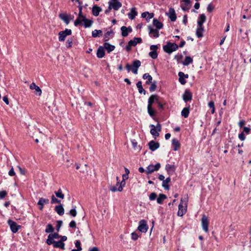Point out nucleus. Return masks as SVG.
<instances>
[{
    "instance_id": "47",
    "label": "nucleus",
    "mask_w": 251,
    "mask_h": 251,
    "mask_svg": "<svg viewBox=\"0 0 251 251\" xmlns=\"http://www.w3.org/2000/svg\"><path fill=\"white\" fill-rule=\"evenodd\" d=\"M52 203H59L60 204L61 201L60 200H58L57 199H56L54 195H52L51 196V201Z\"/></svg>"
},
{
    "instance_id": "49",
    "label": "nucleus",
    "mask_w": 251,
    "mask_h": 251,
    "mask_svg": "<svg viewBox=\"0 0 251 251\" xmlns=\"http://www.w3.org/2000/svg\"><path fill=\"white\" fill-rule=\"evenodd\" d=\"M149 55L152 59H156L157 57V53L156 51L150 52Z\"/></svg>"
},
{
    "instance_id": "2",
    "label": "nucleus",
    "mask_w": 251,
    "mask_h": 251,
    "mask_svg": "<svg viewBox=\"0 0 251 251\" xmlns=\"http://www.w3.org/2000/svg\"><path fill=\"white\" fill-rule=\"evenodd\" d=\"M128 178V175L127 174H124L123 175V180L120 182L118 181L117 182V185H119V187L118 189L116 188V186H110L109 187V190L113 192H116L117 191L119 192H121L123 190V187L126 184L125 180L127 179Z\"/></svg>"
},
{
    "instance_id": "43",
    "label": "nucleus",
    "mask_w": 251,
    "mask_h": 251,
    "mask_svg": "<svg viewBox=\"0 0 251 251\" xmlns=\"http://www.w3.org/2000/svg\"><path fill=\"white\" fill-rule=\"evenodd\" d=\"M54 231V228L51 224H48L45 229V232L46 233L52 232Z\"/></svg>"
},
{
    "instance_id": "57",
    "label": "nucleus",
    "mask_w": 251,
    "mask_h": 251,
    "mask_svg": "<svg viewBox=\"0 0 251 251\" xmlns=\"http://www.w3.org/2000/svg\"><path fill=\"white\" fill-rule=\"evenodd\" d=\"M69 214L72 215V216L73 217H75L76 216V214H77V212L75 210V208H74V209H71L70 212H69Z\"/></svg>"
},
{
    "instance_id": "21",
    "label": "nucleus",
    "mask_w": 251,
    "mask_h": 251,
    "mask_svg": "<svg viewBox=\"0 0 251 251\" xmlns=\"http://www.w3.org/2000/svg\"><path fill=\"white\" fill-rule=\"evenodd\" d=\"M192 97V96L191 93L188 90L185 91L184 94L183 95V99L185 101L191 100Z\"/></svg>"
},
{
    "instance_id": "12",
    "label": "nucleus",
    "mask_w": 251,
    "mask_h": 251,
    "mask_svg": "<svg viewBox=\"0 0 251 251\" xmlns=\"http://www.w3.org/2000/svg\"><path fill=\"white\" fill-rule=\"evenodd\" d=\"M149 149L151 151H154L159 148L160 144L158 142H155L154 141H151L148 143Z\"/></svg>"
},
{
    "instance_id": "16",
    "label": "nucleus",
    "mask_w": 251,
    "mask_h": 251,
    "mask_svg": "<svg viewBox=\"0 0 251 251\" xmlns=\"http://www.w3.org/2000/svg\"><path fill=\"white\" fill-rule=\"evenodd\" d=\"M168 16L172 21H175L176 19V12L174 8H170L169 12L167 13Z\"/></svg>"
},
{
    "instance_id": "55",
    "label": "nucleus",
    "mask_w": 251,
    "mask_h": 251,
    "mask_svg": "<svg viewBox=\"0 0 251 251\" xmlns=\"http://www.w3.org/2000/svg\"><path fill=\"white\" fill-rule=\"evenodd\" d=\"M156 197H157L156 194L154 192H153L150 194V195L149 196V199L151 201H153L156 198Z\"/></svg>"
},
{
    "instance_id": "30",
    "label": "nucleus",
    "mask_w": 251,
    "mask_h": 251,
    "mask_svg": "<svg viewBox=\"0 0 251 251\" xmlns=\"http://www.w3.org/2000/svg\"><path fill=\"white\" fill-rule=\"evenodd\" d=\"M172 145L174 146V150L176 151L180 148V143L176 139L172 140Z\"/></svg>"
},
{
    "instance_id": "15",
    "label": "nucleus",
    "mask_w": 251,
    "mask_h": 251,
    "mask_svg": "<svg viewBox=\"0 0 251 251\" xmlns=\"http://www.w3.org/2000/svg\"><path fill=\"white\" fill-rule=\"evenodd\" d=\"M30 89L31 90L34 89L35 94L38 96H41L42 94V90L39 87L37 86L34 82H32L30 85Z\"/></svg>"
},
{
    "instance_id": "48",
    "label": "nucleus",
    "mask_w": 251,
    "mask_h": 251,
    "mask_svg": "<svg viewBox=\"0 0 251 251\" xmlns=\"http://www.w3.org/2000/svg\"><path fill=\"white\" fill-rule=\"evenodd\" d=\"M151 83V86L150 87V91L151 92H153L156 90V87H157V86L156 84V82H154Z\"/></svg>"
},
{
    "instance_id": "45",
    "label": "nucleus",
    "mask_w": 251,
    "mask_h": 251,
    "mask_svg": "<svg viewBox=\"0 0 251 251\" xmlns=\"http://www.w3.org/2000/svg\"><path fill=\"white\" fill-rule=\"evenodd\" d=\"M148 112L151 116H153L155 114V112L153 110L151 105H148Z\"/></svg>"
},
{
    "instance_id": "4",
    "label": "nucleus",
    "mask_w": 251,
    "mask_h": 251,
    "mask_svg": "<svg viewBox=\"0 0 251 251\" xmlns=\"http://www.w3.org/2000/svg\"><path fill=\"white\" fill-rule=\"evenodd\" d=\"M141 42L142 39L141 38L134 37L133 40H131L128 42V45L126 47V50L127 51H129L131 50V47H134L138 43H140Z\"/></svg>"
},
{
    "instance_id": "1",
    "label": "nucleus",
    "mask_w": 251,
    "mask_h": 251,
    "mask_svg": "<svg viewBox=\"0 0 251 251\" xmlns=\"http://www.w3.org/2000/svg\"><path fill=\"white\" fill-rule=\"evenodd\" d=\"M188 201V195H186L183 198H181L180 203L178 205V211L177 215L182 216L187 211V204Z\"/></svg>"
},
{
    "instance_id": "11",
    "label": "nucleus",
    "mask_w": 251,
    "mask_h": 251,
    "mask_svg": "<svg viewBox=\"0 0 251 251\" xmlns=\"http://www.w3.org/2000/svg\"><path fill=\"white\" fill-rule=\"evenodd\" d=\"M109 10H111V8H113L115 10H118L121 7H122V3L119 1L116 2H109Z\"/></svg>"
},
{
    "instance_id": "3",
    "label": "nucleus",
    "mask_w": 251,
    "mask_h": 251,
    "mask_svg": "<svg viewBox=\"0 0 251 251\" xmlns=\"http://www.w3.org/2000/svg\"><path fill=\"white\" fill-rule=\"evenodd\" d=\"M178 48L177 45L176 43H167L166 45L163 46L164 51L168 53H171L173 51L176 50Z\"/></svg>"
},
{
    "instance_id": "10",
    "label": "nucleus",
    "mask_w": 251,
    "mask_h": 251,
    "mask_svg": "<svg viewBox=\"0 0 251 251\" xmlns=\"http://www.w3.org/2000/svg\"><path fill=\"white\" fill-rule=\"evenodd\" d=\"M8 224L13 233L17 232L21 227V226L18 225L16 222L10 220L8 221Z\"/></svg>"
},
{
    "instance_id": "19",
    "label": "nucleus",
    "mask_w": 251,
    "mask_h": 251,
    "mask_svg": "<svg viewBox=\"0 0 251 251\" xmlns=\"http://www.w3.org/2000/svg\"><path fill=\"white\" fill-rule=\"evenodd\" d=\"M158 102V98L157 95H152L149 99L148 105H151L153 102Z\"/></svg>"
},
{
    "instance_id": "35",
    "label": "nucleus",
    "mask_w": 251,
    "mask_h": 251,
    "mask_svg": "<svg viewBox=\"0 0 251 251\" xmlns=\"http://www.w3.org/2000/svg\"><path fill=\"white\" fill-rule=\"evenodd\" d=\"M171 181V178L169 177H167L166 179H165L162 183V186L166 190H168L169 189V186L168 185V183H169Z\"/></svg>"
},
{
    "instance_id": "38",
    "label": "nucleus",
    "mask_w": 251,
    "mask_h": 251,
    "mask_svg": "<svg viewBox=\"0 0 251 251\" xmlns=\"http://www.w3.org/2000/svg\"><path fill=\"white\" fill-rule=\"evenodd\" d=\"M183 75H184V74L183 72H180L178 73V76L179 77V81L182 84H185L186 82V80L183 77Z\"/></svg>"
},
{
    "instance_id": "26",
    "label": "nucleus",
    "mask_w": 251,
    "mask_h": 251,
    "mask_svg": "<svg viewBox=\"0 0 251 251\" xmlns=\"http://www.w3.org/2000/svg\"><path fill=\"white\" fill-rule=\"evenodd\" d=\"M104 47L108 52L113 51L115 48L114 46L110 45L109 43L106 42V41L104 44Z\"/></svg>"
},
{
    "instance_id": "17",
    "label": "nucleus",
    "mask_w": 251,
    "mask_h": 251,
    "mask_svg": "<svg viewBox=\"0 0 251 251\" xmlns=\"http://www.w3.org/2000/svg\"><path fill=\"white\" fill-rule=\"evenodd\" d=\"M121 29L122 30V35L124 37L127 36L128 32H130L132 31V29L130 27H126L125 26L121 27Z\"/></svg>"
},
{
    "instance_id": "61",
    "label": "nucleus",
    "mask_w": 251,
    "mask_h": 251,
    "mask_svg": "<svg viewBox=\"0 0 251 251\" xmlns=\"http://www.w3.org/2000/svg\"><path fill=\"white\" fill-rule=\"evenodd\" d=\"M138 238V235L135 232L131 234V238L134 240H136Z\"/></svg>"
},
{
    "instance_id": "8",
    "label": "nucleus",
    "mask_w": 251,
    "mask_h": 251,
    "mask_svg": "<svg viewBox=\"0 0 251 251\" xmlns=\"http://www.w3.org/2000/svg\"><path fill=\"white\" fill-rule=\"evenodd\" d=\"M201 226L203 230L205 232H208V225H209V221L208 219V217L205 215H203L201 218Z\"/></svg>"
},
{
    "instance_id": "14",
    "label": "nucleus",
    "mask_w": 251,
    "mask_h": 251,
    "mask_svg": "<svg viewBox=\"0 0 251 251\" xmlns=\"http://www.w3.org/2000/svg\"><path fill=\"white\" fill-rule=\"evenodd\" d=\"M149 30V34L154 38H157L159 36L158 30L157 29H153L151 25L148 26Z\"/></svg>"
},
{
    "instance_id": "44",
    "label": "nucleus",
    "mask_w": 251,
    "mask_h": 251,
    "mask_svg": "<svg viewBox=\"0 0 251 251\" xmlns=\"http://www.w3.org/2000/svg\"><path fill=\"white\" fill-rule=\"evenodd\" d=\"M141 66V62L138 60H136L133 62L132 68L138 69Z\"/></svg>"
},
{
    "instance_id": "60",
    "label": "nucleus",
    "mask_w": 251,
    "mask_h": 251,
    "mask_svg": "<svg viewBox=\"0 0 251 251\" xmlns=\"http://www.w3.org/2000/svg\"><path fill=\"white\" fill-rule=\"evenodd\" d=\"M75 247L77 248V249H78V250H80V251L82 250V248L80 246V241H79L78 240L76 241L75 243Z\"/></svg>"
},
{
    "instance_id": "62",
    "label": "nucleus",
    "mask_w": 251,
    "mask_h": 251,
    "mask_svg": "<svg viewBox=\"0 0 251 251\" xmlns=\"http://www.w3.org/2000/svg\"><path fill=\"white\" fill-rule=\"evenodd\" d=\"M239 138L242 141H244L245 139V136L243 132L239 134Z\"/></svg>"
},
{
    "instance_id": "32",
    "label": "nucleus",
    "mask_w": 251,
    "mask_h": 251,
    "mask_svg": "<svg viewBox=\"0 0 251 251\" xmlns=\"http://www.w3.org/2000/svg\"><path fill=\"white\" fill-rule=\"evenodd\" d=\"M101 10V9L100 7L95 5L92 8L93 14L95 16H98Z\"/></svg>"
},
{
    "instance_id": "64",
    "label": "nucleus",
    "mask_w": 251,
    "mask_h": 251,
    "mask_svg": "<svg viewBox=\"0 0 251 251\" xmlns=\"http://www.w3.org/2000/svg\"><path fill=\"white\" fill-rule=\"evenodd\" d=\"M69 226L70 227L74 228L76 226V224L75 221H72L70 222L69 224Z\"/></svg>"
},
{
    "instance_id": "25",
    "label": "nucleus",
    "mask_w": 251,
    "mask_h": 251,
    "mask_svg": "<svg viewBox=\"0 0 251 251\" xmlns=\"http://www.w3.org/2000/svg\"><path fill=\"white\" fill-rule=\"evenodd\" d=\"M105 55L104 50L103 48L102 47H100L99 48L97 52V55L98 58H102Z\"/></svg>"
},
{
    "instance_id": "59",
    "label": "nucleus",
    "mask_w": 251,
    "mask_h": 251,
    "mask_svg": "<svg viewBox=\"0 0 251 251\" xmlns=\"http://www.w3.org/2000/svg\"><path fill=\"white\" fill-rule=\"evenodd\" d=\"M214 6L212 4H209L207 7V10L209 12H211L214 9Z\"/></svg>"
},
{
    "instance_id": "54",
    "label": "nucleus",
    "mask_w": 251,
    "mask_h": 251,
    "mask_svg": "<svg viewBox=\"0 0 251 251\" xmlns=\"http://www.w3.org/2000/svg\"><path fill=\"white\" fill-rule=\"evenodd\" d=\"M112 34H113V32L112 31H108L105 33L104 35L105 42L107 41L108 40L109 36H110Z\"/></svg>"
},
{
    "instance_id": "39",
    "label": "nucleus",
    "mask_w": 251,
    "mask_h": 251,
    "mask_svg": "<svg viewBox=\"0 0 251 251\" xmlns=\"http://www.w3.org/2000/svg\"><path fill=\"white\" fill-rule=\"evenodd\" d=\"M166 196L164 194H159L158 197L157 198V202L158 203L161 204L162 203L163 201L166 199Z\"/></svg>"
},
{
    "instance_id": "56",
    "label": "nucleus",
    "mask_w": 251,
    "mask_h": 251,
    "mask_svg": "<svg viewBox=\"0 0 251 251\" xmlns=\"http://www.w3.org/2000/svg\"><path fill=\"white\" fill-rule=\"evenodd\" d=\"M62 225V221H57V224H56V230L57 231H59L60 230V228Z\"/></svg>"
},
{
    "instance_id": "31",
    "label": "nucleus",
    "mask_w": 251,
    "mask_h": 251,
    "mask_svg": "<svg viewBox=\"0 0 251 251\" xmlns=\"http://www.w3.org/2000/svg\"><path fill=\"white\" fill-rule=\"evenodd\" d=\"M143 78L144 79H147L148 80L146 81L147 84L151 83L152 80V76L148 73H146L143 75Z\"/></svg>"
},
{
    "instance_id": "58",
    "label": "nucleus",
    "mask_w": 251,
    "mask_h": 251,
    "mask_svg": "<svg viewBox=\"0 0 251 251\" xmlns=\"http://www.w3.org/2000/svg\"><path fill=\"white\" fill-rule=\"evenodd\" d=\"M7 195V192L5 191H0V199H3Z\"/></svg>"
},
{
    "instance_id": "52",
    "label": "nucleus",
    "mask_w": 251,
    "mask_h": 251,
    "mask_svg": "<svg viewBox=\"0 0 251 251\" xmlns=\"http://www.w3.org/2000/svg\"><path fill=\"white\" fill-rule=\"evenodd\" d=\"M49 237H51L53 239H58L60 237V236L57 233H54L53 234H50Z\"/></svg>"
},
{
    "instance_id": "5",
    "label": "nucleus",
    "mask_w": 251,
    "mask_h": 251,
    "mask_svg": "<svg viewBox=\"0 0 251 251\" xmlns=\"http://www.w3.org/2000/svg\"><path fill=\"white\" fill-rule=\"evenodd\" d=\"M150 127H151V133L155 137L159 136V132L160 131L161 129L160 124H157L156 126H155L153 125H151Z\"/></svg>"
},
{
    "instance_id": "29",
    "label": "nucleus",
    "mask_w": 251,
    "mask_h": 251,
    "mask_svg": "<svg viewBox=\"0 0 251 251\" xmlns=\"http://www.w3.org/2000/svg\"><path fill=\"white\" fill-rule=\"evenodd\" d=\"M137 14V13L136 11V9L135 8H131L130 12L128 13V16L130 19L132 20L135 18Z\"/></svg>"
},
{
    "instance_id": "27",
    "label": "nucleus",
    "mask_w": 251,
    "mask_h": 251,
    "mask_svg": "<svg viewBox=\"0 0 251 251\" xmlns=\"http://www.w3.org/2000/svg\"><path fill=\"white\" fill-rule=\"evenodd\" d=\"M85 16H78L76 20L75 21L74 25L75 26H77L78 25L80 24L82 22H84L85 20Z\"/></svg>"
},
{
    "instance_id": "22",
    "label": "nucleus",
    "mask_w": 251,
    "mask_h": 251,
    "mask_svg": "<svg viewBox=\"0 0 251 251\" xmlns=\"http://www.w3.org/2000/svg\"><path fill=\"white\" fill-rule=\"evenodd\" d=\"M65 244L61 241H55L54 242L53 247L54 248H60L63 250H65Z\"/></svg>"
},
{
    "instance_id": "23",
    "label": "nucleus",
    "mask_w": 251,
    "mask_h": 251,
    "mask_svg": "<svg viewBox=\"0 0 251 251\" xmlns=\"http://www.w3.org/2000/svg\"><path fill=\"white\" fill-rule=\"evenodd\" d=\"M55 210L59 215H63L64 213V209L61 203L60 205L55 206Z\"/></svg>"
},
{
    "instance_id": "24",
    "label": "nucleus",
    "mask_w": 251,
    "mask_h": 251,
    "mask_svg": "<svg viewBox=\"0 0 251 251\" xmlns=\"http://www.w3.org/2000/svg\"><path fill=\"white\" fill-rule=\"evenodd\" d=\"M206 20V17L204 14H201L200 15L199 20L198 21V25L200 27H203V24Z\"/></svg>"
},
{
    "instance_id": "7",
    "label": "nucleus",
    "mask_w": 251,
    "mask_h": 251,
    "mask_svg": "<svg viewBox=\"0 0 251 251\" xmlns=\"http://www.w3.org/2000/svg\"><path fill=\"white\" fill-rule=\"evenodd\" d=\"M72 34V30L69 29H66L64 31H61L59 33V41H64L67 36L70 35Z\"/></svg>"
},
{
    "instance_id": "40",
    "label": "nucleus",
    "mask_w": 251,
    "mask_h": 251,
    "mask_svg": "<svg viewBox=\"0 0 251 251\" xmlns=\"http://www.w3.org/2000/svg\"><path fill=\"white\" fill-rule=\"evenodd\" d=\"M181 115L183 116L184 118L188 117L189 113V108L185 107L181 111Z\"/></svg>"
},
{
    "instance_id": "9",
    "label": "nucleus",
    "mask_w": 251,
    "mask_h": 251,
    "mask_svg": "<svg viewBox=\"0 0 251 251\" xmlns=\"http://www.w3.org/2000/svg\"><path fill=\"white\" fill-rule=\"evenodd\" d=\"M161 165L160 163H158L155 165H150L147 167V170H146V172L147 174H151L154 171H156L159 169L160 168Z\"/></svg>"
},
{
    "instance_id": "20",
    "label": "nucleus",
    "mask_w": 251,
    "mask_h": 251,
    "mask_svg": "<svg viewBox=\"0 0 251 251\" xmlns=\"http://www.w3.org/2000/svg\"><path fill=\"white\" fill-rule=\"evenodd\" d=\"M166 170L169 175H173L175 172L176 168L174 165L167 164L166 166Z\"/></svg>"
},
{
    "instance_id": "41",
    "label": "nucleus",
    "mask_w": 251,
    "mask_h": 251,
    "mask_svg": "<svg viewBox=\"0 0 251 251\" xmlns=\"http://www.w3.org/2000/svg\"><path fill=\"white\" fill-rule=\"evenodd\" d=\"M54 193L57 198L61 199H63L64 198V195L62 193L61 189H59L57 191H55Z\"/></svg>"
},
{
    "instance_id": "46",
    "label": "nucleus",
    "mask_w": 251,
    "mask_h": 251,
    "mask_svg": "<svg viewBox=\"0 0 251 251\" xmlns=\"http://www.w3.org/2000/svg\"><path fill=\"white\" fill-rule=\"evenodd\" d=\"M208 106L212 109L211 113L214 114L215 112V106L214 102L213 101H211L208 103Z\"/></svg>"
},
{
    "instance_id": "6",
    "label": "nucleus",
    "mask_w": 251,
    "mask_h": 251,
    "mask_svg": "<svg viewBox=\"0 0 251 251\" xmlns=\"http://www.w3.org/2000/svg\"><path fill=\"white\" fill-rule=\"evenodd\" d=\"M138 229L141 232L146 233L148 229L147 221L144 220L140 221L139 223Z\"/></svg>"
},
{
    "instance_id": "28",
    "label": "nucleus",
    "mask_w": 251,
    "mask_h": 251,
    "mask_svg": "<svg viewBox=\"0 0 251 251\" xmlns=\"http://www.w3.org/2000/svg\"><path fill=\"white\" fill-rule=\"evenodd\" d=\"M152 23L153 25L155 26L158 30L161 29L163 27L162 23L160 22L157 19H153Z\"/></svg>"
},
{
    "instance_id": "51",
    "label": "nucleus",
    "mask_w": 251,
    "mask_h": 251,
    "mask_svg": "<svg viewBox=\"0 0 251 251\" xmlns=\"http://www.w3.org/2000/svg\"><path fill=\"white\" fill-rule=\"evenodd\" d=\"M54 242H55V241L51 237H50L49 235L48 238L46 241V243H47V244L49 245H50L51 244L53 245L54 243Z\"/></svg>"
},
{
    "instance_id": "63",
    "label": "nucleus",
    "mask_w": 251,
    "mask_h": 251,
    "mask_svg": "<svg viewBox=\"0 0 251 251\" xmlns=\"http://www.w3.org/2000/svg\"><path fill=\"white\" fill-rule=\"evenodd\" d=\"M8 175L10 176H14L15 175V173L14 171V169L13 168H12L11 169V170L9 171L8 172Z\"/></svg>"
},
{
    "instance_id": "36",
    "label": "nucleus",
    "mask_w": 251,
    "mask_h": 251,
    "mask_svg": "<svg viewBox=\"0 0 251 251\" xmlns=\"http://www.w3.org/2000/svg\"><path fill=\"white\" fill-rule=\"evenodd\" d=\"M137 87L138 89L139 92L140 93H143L144 94H146V91L143 89L142 86V82L139 81H138L136 84Z\"/></svg>"
},
{
    "instance_id": "18",
    "label": "nucleus",
    "mask_w": 251,
    "mask_h": 251,
    "mask_svg": "<svg viewBox=\"0 0 251 251\" xmlns=\"http://www.w3.org/2000/svg\"><path fill=\"white\" fill-rule=\"evenodd\" d=\"M59 17L62 20H63L64 22V23L66 25L69 24V23L70 22V20H69V17H70V16H69L68 15H67L66 13H61V14H59Z\"/></svg>"
},
{
    "instance_id": "33",
    "label": "nucleus",
    "mask_w": 251,
    "mask_h": 251,
    "mask_svg": "<svg viewBox=\"0 0 251 251\" xmlns=\"http://www.w3.org/2000/svg\"><path fill=\"white\" fill-rule=\"evenodd\" d=\"M204 31L203 27L198 26L196 30V35L198 38H201L203 36V32Z\"/></svg>"
},
{
    "instance_id": "34",
    "label": "nucleus",
    "mask_w": 251,
    "mask_h": 251,
    "mask_svg": "<svg viewBox=\"0 0 251 251\" xmlns=\"http://www.w3.org/2000/svg\"><path fill=\"white\" fill-rule=\"evenodd\" d=\"M102 31L101 30L95 29L92 31V35L93 37L96 38L98 36L100 37L102 35Z\"/></svg>"
},
{
    "instance_id": "37",
    "label": "nucleus",
    "mask_w": 251,
    "mask_h": 251,
    "mask_svg": "<svg viewBox=\"0 0 251 251\" xmlns=\"http://www.w3.org/2000/svg\"><path fill=\"white\" fill-rule=\"evenodd\" d=\"M193 62L192 58L190 56H186L183 62V65L184 66H188Z\"/></svg>"
},
{
    "instance_id": "50",
    "label": "nucleus",
    "mask_w": 251,
    "mask_h": 251,
    "mask_svg": "<svg viewBox=\"0 0 251 251\" xmlns=\"http://www.w3.org/2000/svg\"><path fill=\"white\" fill-rule=\"evenodd\" d=\"M66 47L68 48H71L73 45V40L72 39H69L67 40L66 43Z\"/></svg>"
},
{
    "instance_id": "13",
    "label": "nucleus",
    "mask_w": 251,
    "mask_h": 251,
    "mask_svg": "<svg viewBox=\"0 0 251 251\" xmlns=\"http://www.w3.org/2000/svg\"><path fill=\"white\" fill-rule=\"evenodd\" d=\"M49 203V200L48 199H44L43 198H40L37 204L39 205V209L43 210L44 205L45 204H48Z\"/></svg>"
},
{
    "instance_id": "53",
    "label": "nucleus",
    "mask_w": 251,
    "mask_h": 251,
    "mask_svg": "<svg viewBox=\"0 0 251 251\" xmlns=\"http://www.w3.org/2000/svg\"><path fill=\"white\" fill-rule=\"evenodd\" d=\"M131 143H132V146L134 149L139 150H140V147L137 146V143L136 142V141L135 140H133L131 141Z\"/></svg>"
},
{
    "instance_id": "42",
    "label": "nucleus",
    "mask_w": 251,
    "mask_h": 251,
    "mask_svg": "<svg viewBox=\"0 0 251 251\" xmlns=\"http://www.w3.org/2000/svg\"><path fill=\"white\" fill-rule=\"evenodd\" d=\"M92 23H93L92 21H91L90 20H88V19H86V18H85V20L84 21V26L85 27H90L92 25Z\"/></svg>"
}]
</instances>
